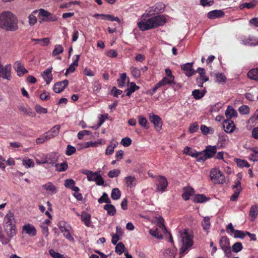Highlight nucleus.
I'll list each match as a JSON object with an SVG mask.
<instances>
[{"mask_svg": "<svg viewBox=\"0 0 258 258\" xmlns=\"http://www.w3.org/2000/svg\"><path fill=\"white\" fill-rule=\"evenodd\" d=\"M0 28L8 31H15L18 29L17 20L10 11L0 14Z\"/></svg>", "mask_w": 258, "mask_h": 258, "instance_id": "obj_1", "label": "nucleus"}, {"mask_svg": "<svg viewBox=\"0 0 258 258\" xmlns=\"http://www.w3.org/2000/svg\"><path fill=\"white\" fill-rule=\"evenodd\" d=\"M166 23V19L163 15H159L149 19H143L138 23L141 31H145L162 26Z\"/></svg>", "mask_w": 258, "mask_h": 258, "instance_id": "obj_2", "label": "nucleus"}, {"mask_svg": "<svg viewBox=\"0 0 258 258\" xmlns=\"http://www.w3.org/2000/svg\"><path fill=\"white\" fill-rule=\"evenodd\" d=\"M179 240L182 244L180 248V254H184L193 244L192 236L188 233L187 230L184 229L183 232L179 233Z\"/></svg>", "mask_w": 258, "mask_h": 258, "instance_id": "obj_3", "label": "nucleus"}, {"mask_svg": "<svg viewBox=\"0 0 258 258\" xmlns=\"http://www.w3.org/2000/svg\"><path fill=\"white\" fill-rule=\"evenodd\" d=\"M4 228L11 232L12 231H16L13 212L9 211L5 216L4 221Z\"/></svg>", "mask_w": 258, "mask_h": 258, "instance_id": "obj_4", "label": "nucleus"}, {"mask_svg": "<svg viewBox=\"0 0 258 258\" xmlns=\"http://www.w3.org/2000/svg\"><path fill=\"white\" fill-rule=\"evenodd\" d=\"M211 180L215 184H223L225 181V176L218 168H213L210 174Z\"/></svg>", "mask_w": 258, "mask_h": 258, "instance_id": "obj_5", "label": "nucleus"}, {"mask_svg": "<svg viewBox=\"0 0 258 258\" xmlns=\"http://www.w3.org/2000/svg\"><path fill=\"white\" fill-rule=\"evenodd\" d=\"M158 226L159 227V229L158 228H156L155 229H151L149 230V233L152 236L157 239H162L163 238L162 232L163 233H165L167 232V230L165 225L163 223H158Z\"/></svg>", "mask_w": 258, "mask_h": 258, "instance_id": "obj_6", "label": "nucleus"}, {"mask_svg": "<svg viewBox=\"0 0 258 258\" xmlns=\"http://www.w3.org/2000/svg\"><path fill=\"white\" fill-rule=\"evenodd\" d=\"M12 66L11 64H7L4 66L0 65V79L10 81L12 79Z\"/></svg>", "mask_w": 258, "mask_h": 258, "instance_id": "obj_7", "label": "nucleus"}, {"mask_svg": "<svg viewBox=\"0 0 258 258\" xmlns=\"http://www.w3.org/2000/svg\"><path fill=\"white\" fill-rule=\"evenodd\" d=\"M38 16L41 18L42 21L54 22L58 20L57 17L55 15L42 9L39 10Z\"/></svg>", "mask_w": 258, "mask_h": 258, "instance_id": "obj_8", "label": "nucleus"}, {"mask_svg": "<svg viewBox=\"0 0 258 258\" xmlns=\"http://www.w3.org/2000/svg\"><path fill=\"white\" fill-rule=\"evenodd\" d=\"M16 234V231H12V232L7 230L0 231V241L3 244H7L12 238Z\"/></svg>", "mask_w": 258, "mask_h": 258, "instance_id": "obj_9", "label": "nucleus"}, {"mask_svg": "<svg viewBox=\"0 0 258 258\" xmlns=\"http://www.w3.org/2000/svg\"><path fill=\"white\" fill-rule=\"evenodd\" d=\"M219 244L225 255L228 256L231 252L229 239L226 236H222L219 241Z\"/></svg>", "mask_w": 258, "mask_h": 258, "instance_id": "obj_10", "label": "nucleus"}, {"mask_svg": "<svg viewBox=\"0 0 258 258\" xmlns=\"http://www.w3.org/2000/svg\"><path fill=\"white\" fill-rule=\"evenodd\" d=\"M157 180L158 183L156 185V191L162 193L165 190V189L168 185L167 180L166 178L163 176H159Z\"/></svg>", "mask_w": 258, "mask_h": 258, "instance_id": "obj_11", "label": "nucleus"}, {"mask_svg": "<svg viewBox=\"0 0 258 258\" xmlns=\"http://www.w3.org/2000/svg\"><path fill=\"white\" fill-rule=\"evenodd\" d=\"M240 41L241 44L244 45H258V39L252 36H249L248 37H241Z\"/></svg>", "mask_w": 258, "mask_h": 258, "instance_id": "obj_12", "label": "nucleus"}, {"mask_svg": "<svg viewBox=\"0 0 258 258\" xmlns=\"http://www.w3.org/2000/svg\"><path fill=\"white\" fill-rule=\"evenodd\" d=\"M233 189H234L233 194L230 198V200L232 201H235L237 200L239 194L241 191V183L239 180H237L235 184L233 185Z\"/></svg>", "mask_w": 258, "mask_h": 258, "instance_id": "obj_13", "label": "nucleus"}, {"mask_svg": "<svg viewBox=\"0 0 258 258\" xmlns=\"http://www.w3.org/2000/svg\"><path fill=\"white\" fill-rule=\"evenodd\" d=\"M150 120L154 125L155 129L159 131L161 130L162 121L161 118L157 115L153 114L150 116Z\"/></svg>", "mask_w": 258, "mask_h": 258, "instance_id": "obj_14", "label": "nucleus"}, {"mask_svg": "<svg viewBox=\"0 0 258 258\" xmlns=\"http://www.w3.org/2000/svg\"><path fill=\"white\" fill-rule=\"evenodd\" d=\"M14 68L17 72L19 76H23L25 74L28 73L27 70L24 68L20 61H16L14 64Z\"/></svg>", "mask_w": 258, "mask_h": 258, "instance_id": "obj_15", "label": "nucleus"}, {"mask_svg": "<svg viewBox=\"0 0 258 258\" xmlns=\"http://www.w3.org/2000/svg\"><path fill=\"white\" fill-rule=\"evenodd\" d=\"M24 233L28 234L30 236H34L36 235V230L35 227L31 224H27L23 226Z\"/></svg>", "mask_w": 258, "mask_h": 258, "instance_id": "obj_16", "label": "nucleus"}, {"mask_svg": "<svg viewBox=\"0 0 258 258\" xmlns=\"http://www.w3.org/2000/svg\"><path fill=\"white\" fill-rule=\"evenodd\" d=\"M223 127L225 132L231 133L235 128V125L233 121L230 119H226L223 121Z\"/></svg>", "mask_w": 258, "mask_h": 258, "instance_id": "obj_17", "label": "nucleus"}, {"mask_svg": "<svg viewBox=\"0 0 258 258\" xmlns=\"http://www.w3.org/2000/svg\"><path fill=\"white\" fill-rule=\"evenodd\" d=\"M68 83L69 82L67 80L56 83L53 86L54 91L57 93H60L68 86Z\"/></svg>", "mask_w": 258, "mask_h": 258, "instance_id": "obj_18", "label": "nucleus"}, {"mask_svg": "<svg viewBox=\"0 0 258 258\" xmlns=\"http://www.w3.org/2000/svg\"><path fill=\"white\" fill-rule=\"evenodd\" d=\"M216 146H207L206 149L203 150L207 159L212 158L217 152Z\"/></svg>", "mask_w": 258, "mask_h": 258, "instance_id": "obj_19", "label": "nucleus"}, {"mask_svg": "<svg viewBox=\"0 0 258 258\" xmlns=\"http://www.w3.org/2000/svg\"><path fill=\"white\" fill-rule=\"evenodd\" d=\"M192 63H186L181 66V69L184 71L185 74L187 77L194 75L196 73L192 68Z\"/></svg>", "mask_w": 258, "mask_h": 258, "instance_id": "obj_20", "label": "nucleus"}, {"mask_svg": "<svg viewBox=\"0 0 258 258\" xmlns=\"http://www.w3.org/2000/svg\"><path fill=\"white\" fill-rule=\"evenodd\" d=\"M46 164H54L58 160V156L56 153L52 152L45 155Z\"/></svg>", "mask_w": 258, "mask_h": 258, "instance_id": "obj_21", "label": "nucleus"}, {"mask_svg": "<svg viewBox=\"0 0 258 258\" xmlns=\"http://www.w3.org/2000/svg\"><path fill=\"white\" fill-rule=\"evenodd\" d=\"M75 182L72 179H67L64 181V186L66 188H70L76 192L79 191V188L75 186Z\"/></svg>", "mask_w": 258, "mask_h": 258, "instance_id": "obj_22", "label": "nucleus"}, {"mask_svg": "<svg viewBox=\"0 0 258 258\" xmlns=\"http://www.w3.org/2000/svg\"><path fill=\"white\" fill-rule=\"evenodd\" d=\"M76 58L74 60V62L71 63L69 67L67 69L65 73L66 76H67L70 73H73L76 69V67L78 66V61L80 58V55H76Z\"/></svg>", "mask_w": 258, "mask_h": 258, "instance_id": "obj_23", "label": "nucleus"}, {"mask_svg": "<svg viewBox=\"0 0 258 258\" xmlns=\"http://www.w3.org/2000/svg\"><path fill=\"white\" fill-rule=\"evenodd\" d=\"M42 187L50 195H53L57 192V188L51 182H48L42 185Z\"/></svg>", "mask_w": 258, "mask_h": 258, "instance_id": "obj_24", "label": "nucleus"}, {"mask_svg": "<svg viewBox=\"0 0 258 258\" xmlns=\"http://www.w3.org/2000/svg\"><path fill=\"white\" fill-rule=\"evenodd\" d=\"M224 16V12L221 10H214L208 13V17L209 19H214L216 18H221Z\"/></svg>", "mask_w": 258, "mask_h": 258, "instance_id": "obj_25", "label": "nucleus"}, {"mask_svg": "<svg viewBox=\"0 0 258 258\" xmlns=\"http://www.w3.org/2000/svg\"><path fill=\"white\" fill-rule=\"evenodd\" d=\"M227 119H230L232 117H236L237 116L236 111L231 106H228L225 113Z\"/></svg>", "mask_w": 258, "mask_h": 258, "instance_id": "obj_26", "label": "nucleus"}, {"mask_svg": "<svg viewBox=\"0 0 258 258\" xmlns=\"http://www.w3.org/2000/svg\"><path fill=\"white\" fill-rule=\"evenodd\" d=\"M82 173L87 175V179L89 181H95L99 174L98 172H93L89 170H85Z\"/></svg>", "mask_w": 258, "mask_h": 258, "instance_id": "obj_27", "label": "nucleus"}, {"mask_svg": "<svg viewBox=\"0 0 258 258\" xmlns=\"http://www.w3.org/2000/svg\"><path fill=\"white\" fill-rule=\"evenodd\" d=\"M183 190L184 192L182 194V198L185 201L188 200L194 192V189L191 187H187L184 188Z\"/></svg>", "mask_w": 258, "mask_h": 258, "instance_id": "obj_28", "label": "nucleus"}, {"mask_svg": "<svg viewBox=\"0 0 258 258\" xmlns=\"http://www.w3.org/2000/svg\"><path fill=\"white\" fill-rule=\"evenodd\" d=\"M51 72L52 68H48L45 70L43 73V77L47 84H48L52 80Z\"/></svg>", "mask_w": 258, "mask_h": 258, "instance_id": "obj_29", "label": "nucleus"}, {"mask_svg": "<svg viewBox=\"0 0 258 258\" xmlns=\"http://www.w3.org/2000/svg\"><path fill=\"white\" fill-rule=\"evenodd\" d=\"M60 130V126L59 125H56L54 126L50 130H49L48 132L46 133L47 135H48V137H50V139L53 138L56 136L59 132Z\"/></svg>", "mask_w": 258, "mask_h": 258, "instance_id": "obj_30", "label": "nucleus"}, {"mask_svg": "<svg viewBox=\"0 0 258 258\" xmlns=\"http://www.w3.org/2000/svg\"><path fill=\"white\" fill-rule=\"evenodd\" d=\"M258 214V208L256 205H252L251 207L249 216L251 221H254Z\"/></svg>", "mask_w": 258, "mask_h": 258, "instance_id": "obj_31", "label": "nucleus"}, {"mask_svg": "<svg viewBox=\"0 0 258 258\" xmlns=\"http://www.w3.org/2000/svg\"><path fill=\"white\" fill-rule=\"evenodd\" d=\"M191 157L196 158L198 162H204L207 159L204 151L197 152L196 154H192Z\"/></svg>", "mask_w": 258, "mask_h": 258, "instance_id": "obj_32", "label": "nucleus"}, {"mask_svg": "<svg viewBox=\"0 0 258 258\" xmlns=\"http://www.w3.org/2000/svg\"><path fill=\"white\" fill-rule=\"evenodd\" d=\"M118 143L116 142L111 141L109 145L107 146L105 154L106 155H111L114 152V148L117 146Z\"/></svg>", "mask_w": 258, "mask_h": 258, "instance_id": "obj_33", "label": "nucleus"}, {"mask_svg": "<svg viewBox=\"0 0 258 258\" xmlns=\"http://www.w3.org/2000/svg\"><path fill=\"white\" fill-rule=\"evenodd\" d=\"M247 76L250 79L258 81V68L250 70L247 73Z\"/></svg>", "mask_w": 258, "mask_h": 258, "instance_id": "obj_34", "label": "nucleus"}, {"mask_svg": "<svg viewBox=\"0 0 258 258\" xmlns=\"http://www.w3.org/2000/svg\"><path fill=\"white\" fill-rule=\"evenodd\" d=\"M103 208L107 211V213L109 215L113 216L116 213L115 207L110 204L104 205Z\"/></svg>", "mask_w": 258, "mask_h": 258, "instance_id": "obj_35", "label": "nucleus"}, {"mask_svg": "<svg viewBox=\"0 0 258 258\" xmlns=\"http://www.w3.org/2000/svg\"><path fill=\"white\" fill-rule=\"evenodd\" d=\"M22 164L26 168L33 167L35 165L33 160L28 157H25L22 159Z\"/></svg>", "mask_w": 258, "mask_h": 258, "instance_id": "obj_36", "label": "nucleus"}, {"mask_svg": "<svg viewBox=\"0 0 258 258\" xmlns=\"http://www.w3.org/2000/svg\"><path fill=\"white\" fill-rule=\"evenodd\" d=\"M81 220L85 223L87 226H89L90 225L91 216L89 214L86 212H83L81 215Z\"/></svg>", "mask_w": 258, "mask_h": 258, "instance_id": "obj_37", "label": "nucleus"}, {"mask_svg": "<svg viewBox=\"0 0 258 258\" xmlns=\"http://www.w3.org/2000/svg\"><path fill=\"white\" fill-rule=\"evenodd\" d=\"M126 185L128 187H132L136 184V178L134 176H128L125 178Z\"/></svg>", "mask_w": 258, "mask_h": 258, "instance_id": "obj_38", "label": "nucleus"}, {"mask_svg": "<svg viewBox=\"0 0 258 258\" xmlns=\"http://www.w3.org/2000/svg\"><path fill=\"white\" fill-rule=\"evenodd\" d=\"M208 200L207 197L204 195L198 194L194 198L193 201L195 203H203Z\"/></svg>", "mask_w": 258, "mask_h": 258, "instance_id": "obj_39", "label": "nucleus"}, {"mask_svg": "<svg viewBox=\"0 0 258 258\" xmlns=\"http://www.w3.org/2000/svg\"><path fill=\"white\" fill-rule=\"evenodd\" d=\"M121 197V192L118 188H114L112 189L111 197L114 200H118Z\"/></svg>", "mask_w": 258, "mask_h": 258, "instance_id": "obj_40", "label": "nucleus"}, {"mask_svg": "<svg viewBox=\"0 0 258 258\" xmlns=\"http://www.w3.org/2000/svg\"><path fill=\"white\" fill-rule=\"evenodd\" d=\"M56 170L59 172L66 171L68 167V164L67 162H63V163L55 164Z\"/></svg>", "mask_w": 258, "mask_h": 258, "instance_id": "obj_41", "label": "nucleus"}, {"mask_svg": "<svg viewBox=\"0 0 258 258\" xmlns=\"http://www.w3.org/2000/svg\"><path fill=\"white\" fill-rule=\"evenodd\" d=\"M205 94V91H201L199 90H195L192 92V95L196 99H200L202 98Z\"/></svg>", "mask_w": 258, "mask_h": 258, "instance_id": "obj_42", "label": "nucleus"}, {"mask_svg": "<svg viewBox=\"0 0 258 258\" xmlns=\"http://www.w3.org/2000/svg\"><path fill=\"white\" fill-rule=\"evenodd\" d=\"M98 202L99 204L106 203L107 204H108L111 203L110 200L106 192L103 193L102 196L98 199Z\"/></svg>", "mask_w": 258, "mask_h": 258, "instance_id": "obj_43", "label": "nucleus"}, {"mask_svg": "<svg viewBox=\"0 0 258 258\" xmlns=\"http://www.w3.org/2000/svg\"><path fill=\"white\" fill-rule=\"evenodd\" d=\"M174 79L172 77L168 78L165 77L160 81L159 82L161 86H165L167 84H171L173 82Z\"/></svg>", "mask_w": 258, "mask_h": 258, "instance_id": "obj_44", "label": "nucleus"}, {"mask_svg": "<svg viewBox=\"0 0 258 258\" xmlns=\"http://www.w3.org/2000/svg\"><path fill=\"white\" fill-rule=\"evenodd\" d=\"M202 225L204 230L207 231L210 227V218L209 217H205L202 222Z\"/></svg>", "mask_w": 258, "mask_h": 258, "instance_id": "obj_45", "label": "nucleus"}, {"mask_svg": "<svg viewBox=\"0 0 258 258\" xmlns=\"http://www.w3.org/2000/svg\"><path fill=\"white\" fill-rule=\"evenodd\" d=\"M63 51V48L61 45L57 44L55 45L52 54L53 56H56L61 53Z\"/></svg>", "mask_w": 258, "mask_h": 258, "instance_id": "obj_46", "label": "nucleus"}, {"mask_svg": "<svg viewBox=\"0 0 258 258\" xmlns=\"http://www.w3.org/2000/svg\"><path fill=\"white\" fill-rule=\"evenodd\" d=\"M126 75L125 73L121 74L120 75V78L117 80L118 86L119 87H122L126 80Z\"/></svg>", "mask_w": 258, "mask_h": 258, "instance_id": "obj_47", "label": "nucleus"}, {"mask_svg": "<svg viewBox=\"0 0 258 258\" xmlns=\"http://www.w3.org/2000/svg\"><path fill=\"white\" fill-rule=\"evenodd\" d=\"M101 16L103 17V19H106L108 21H116V22H118L119 23H120V19H119V18L117 17H114L112 15H109V14H107V15H101Z\"/></svg>", "mask_w": 258, "mask_h": 258, "instance_id": "obj_48", "label": "nucleus"}, {"mask_svg": "<svg viewBox=\"0 0 258 258\" xmlns=\"http://www.w3.org/2000/svg\"><path fill=\"white\" fill-rule=\"evenodd\" d=\"M124 250V245L122 242H119L115 246V252L120 255Z\"/></svg>", "mask_w": 258, "mask_h": 258, "instance_id": "obj_49", "label": "nucleus"}, {"mask_svg": "<svg viewBox=\"0 0 258 258\" xmlns=\"http://www.w3.org/2000/svg\"><path fill=\"white\" fill-rule=\"evenodd\" d=\"M32 40L39 42L42 46H46L50 42V40L48 38H44L42 39H33Z\"/></svg>", "mask_w": 258, "mask_h": 258, "instance_id": "obj_50", "label": "nucleus"}, {"mask_svg": "<svg viewBox=\"0 0 258 258\" xmlns=\"http://www.w3.org/2000/svg\"><path fill=\"white\" fill-rule=\"evenodd\" d=\"M242 245L241 242H237L234 243L232 246V249L233 251L235 252H238L241 251L242 249Z\"/></svg>", "mask_w": 258, "mask_h": 258, "instance_id": "obj_51", "label": "nucleus"}, {"mask_svg": "<svg viewBox=\"0 0 258 258\" xmlns=\"http://www.w3.org/2000/svg\"><path fill=\"white\" fill-rule=\"evenodd\" d=\"M76 151L75 147L72 146L70 145H68L67 147V150L66 151V154L67 156H71L74 154Z\"/></svg>", "mask_w": 258, "mask_h": 258, "instance_id": "obj_52", "label": "nucleus"}, {"mask_svg": "<svg viewBox=\"0 0 258 258\" xmlns=\"http://www.w3.org/2000/svg\"><path fill=\"white\" fill-rule=\"evenodd\" d=\"M139 119V124L144 128H147V119L142 116H139L138 117Z\"/></svg>", "mask_w": 258, "mask_h": 258, "instance_id": "obj_53", "label": "nucleus"}, {"mask_svg": "<svg viewBox=\"0 0 258 258\" xmlns=\"http://www.w3.org/2000/svg\"><path fill=\"white\" fill-rule=\"evenodd\" d=\"M131 71L133 76L136 78L140 77L141 73L140 71L137 68L132 67L131 68Z\"/></svg>", "mask_w": 258, "mask_h": 258, "instance_id": "obj_54", "label": "nucleus"}, {"mask_svg": "<svg viewBox=\"0 0 258 258\" xmlns=\"http://www.w3.org/2000/svg\"><path fill=\"white\" fill-rule=\"evenodd\" d=\"M49 139H50V137H48V135L45 133L41 137L37 138L36 142L37 144H42Z\"/></svg>", "mask_w": 258, "mask_h": 258, "instance_id": "obj_55", "label": "nucleus"}, {"mask_svg": "<svg viewBox=\"0 0 258 258\" xmlns=\"http://www.w3.org/2000/svg\"><path fill=\"white\" fill-rule=\"evenodd\" d=\"M49 254L53 258H65L64 256L51 249L49 250Z\"/></svg>", "mask_w": 258, "mask_h": 258, "instance_id": "obj_56", "label": "nucleus"}, {"mask_svg": "<svg viewBox=\"0 0 258 258\" xmlns=\"http://www.w3.org/2000/svg\"><path fill=\"white\" fill-rule=\"evenodd\" d=\"M121 144L125 147H128L132 144V140L128 137L123 138L121 141Z\"/></svg>", "mask_w": 258, "mask_h": 258, "instance_id": "obj_57", "label": "nucleus"}, {"mask_svg": "<svg viewBox=\"0 0 258 258\" xmlns=\"http://www.w3.org/2000/svg\"><path fill=\"white\" fill-rule=\"evenodd\" d=\"M199 129V125L197 122H195L191 123L189 127V132L190 133H194Z\"/></svg>", "mask_w": 258, "mask_h": 258, "instance_id": "obj_58", "label": "nucleus"}, {"mask_svg": "<svg viewBox=\"0 0 258 258\" xmlns=\"http://www.w3.org/2000/svg\"><path fill=\"white\" fill-rule=\"evenodd\" d=\"M99 144H101V143H99L98 142H93L92 141L87 142L84 143L83 148H87L90 147H97Z\"/></svg>", "mask_w": 258, "mask_h": 258, "instance_id": "obj_59", "label": "nucleus"}, {"mask_svg": "<svg viewBox=\"0 0 258 258\" xmlns=\"http://www.w3.org/2000/svg\"><path fill=\"white\" fill-rule=\"evenodd\" d=\"M35 159L36 162V163L38 165L46 164V159L45 155H43L41 157H40L39 158H38L37 157H35Z\"/></svg>", "mask_w": 258, "mask_h": 258, "instance_id": "obj_60", "label": "nucleus"}, {"mask_svg": "<svg viewBox=\"0 0 258 258\" xmlns=\"http://www.w3.org/2000/svg\"><path fill=\"white\" fill-rule=\"evenodd\" d=\"M239 111L242 114H247L249 112V108L247 105H242L239 108Z\"/></svg>", "mask_w": 258, "mask_h": 258, "instance_id": "obj_61", "label": "nucleus"}, {"mask_svg": "<svg viewBox=\"0 0 258 258\" xmlns=\"http://www.w3.org/2000/svg\"><path fill=\"white\" fill-rule=\"evenodd\" d=\"M35 111L38 113H46L47 110L46 108L41 107L39 105H35Z\"/></svg>", "mask_w": 258, "mask_h": 258, "instance_id": "obj_62", "label": "nucleus"}, {"mask_svg": "<svg viewBox=\"0 0 258 258\" xmlns=\"http://www.w3.org/2000/svg\"><path fill=\"white\" fill-rule=\"evenodd\" d=\"M164 258H174V253L169 249H167L164 253Z\"/></svg>", "mask_w": 258, "mask_h": 258, "instance_id": "obj_63", "label": "nucleus"}, {"mask_svg": "<svg viewBox=\"0 0 258 258\" xmlns=\"http://www.w3.org/2000/svg\"><path fill=\"white\" fill-rule=\"evenodd\" d=\"M249 159L253 161H258V151H253L250 154Z\"/></svg>", "mask_w": 258, "mask_h": 258, "instance_id": "obj_64", "label": "nucleus"}]
</instances>
